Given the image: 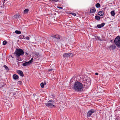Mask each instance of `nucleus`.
<instances>
[{
	"mask_svg": "<svg viewBox=\"0 0 120 120\" xmlns=\"http://www.w3.org/2000/svg\"><path fill=\"white\" fill-rule=\"evenodd\" d=\"M83 87V85L82 83L77 81L75 82L74 84L73 88L75 91L80 92L82 90V88Z\"/></svg>",
	"mask_w": 120,
	"mask_h": 120,
	"instance_id": "1",
	"label": "nucleus"
},
{
	"mask_svg": "<svg viewBox=\"0 0 120 120\" xmlns=\"http://www.w3.org/2000/svg\"><path fill=\"white\" fill-rule=\"evenodd\" d=\"M24 54L23 51L22 49H16L14 52V54L15 56L17 57L16 60H18L17 62L22 61V60L19 58L20 56L21 55H23Z\"/></svg>",
	"mask_w": 120,
	"mask_h": 120,
	"instance_id": "2",
	"label": "nucleus"
},
{
	"mask_svg": "<svg viewBox=\"0 0 120 120\" xmlns=\"http://www.w3.org/2000/svg\"><path fill=\"white\" fill-rule=\"evenodd\" d=\"M114 43L116 45L120 47V36L116 37L114 40Z\"/></svg>",
	"mask_w": 120,
	"mask_h": 120,
	"instance_id": "3",
	"label": "nucleus"
},
{
	"mask_svg": "<svg viewBox=\"0 0 120 120\" xmlns=\"http://www.w3.org/2000/svg\"><path fill=\"white\" fill-rule=\"evenodd\" d=\"M54 102L52 100H50L47 103L45 104L46 106L52 108L54 106L53 105Z\"/></svg>",
	"mask_w": 120,
	"mask_h": 120,
	"instance_id": "4",
	"label": "nucleus"
},
{
	"mask_svg": "<svg viewBox=\"0 0 120 120\" xmlns=\"http://www.w3.org/2000/svg\"><path fill=\"white\" fill-rule=\"evenodd\" d=\"M51 37L55 39V41L56 42H58L60 41V37L59 35H56L54 36H52Z\"/></svg>",
	"mask_w": 120,
	"mask_h": 120,
	"instance_id": "5",
	"label": "nucleus"
},
{
	"mask_svg": "<svg viewBox=\"0 0 120 120\" xmlns=\"http://www.w3.org/2000/svg\"><path fill=\"white\" fill-rule=\"evenodd\" d=\"M91 84L89 80H86L84 82V85L85 88H88Z\"/></svg>",
	"mask_w": 120,
	"mask_h": 120,
	"instance_id": "6",
	"label": "nucleus"
},
{
	"mask_svg": "<svg viewBox=\"0 0 120 120\" xmlns=\"http://www.w3.org/2000/svg\"><path fill=\"white\" fill-rule=\"evenodd\" d=\"M96 111V110L94 109H91L90 110L88 111L87 114V117H90L93 113L95 112Z\"/></svg>",
	"mask_w": 120,
	"mask_h": 120,
	"instance_id": "7",
	"label": "nucleus"
},
{
	"mask_svg": "<svg viewBox=\"0 0 120 120\" xmlns=\"http://www.w3.org/2000/svg\"><path fill=\"white\" fill-rule=\"evenodd\" d=\"M108 48L110 50H112L115 49L116 46L114 45H112L110 46Z\"/></svg>",
	"mask_w": 120,
	"mask_h": 120,
	"instance_id": "8",
	"label": "nucleus"
},
{
	"mask_svg": "<svg viewBox=\"0 0 120 120\" xmlns=\"http://www.w3.org/2000/svg\"><path fill=\"white\" fill-rule=\"evenodd\" d=\"M71 55V53H64L63 56L64 57H69Z\"/></svg>",
	"mask_w": 120,
	"mask_h": 120,
	"instance_id": "9",
	"label": "nucleus"
},
{
	"mask_svg": "<svg viewBox=\"0 0 120 120\" xmlns=\"http://www.w3.org/2000/svg\"><path fill=\"white\" fill-rule=\"evenodd\" d=\"M30 64H31L29 61L27 62L25 61V62L23 64V65L25 67L30 65Z\"/></svg>",
	"mask_w": 120,
	"mask_h": 120,
	"instance_id": "10",
	"label": "nucleus"
},
{
	"mask_svg": "<svg viewBox=\"0 0 120 120\" xmlns=\"http://www.w3.org/2000/svg\"><path fill=\"white\" fill-rule=\"evenodd\" d=\"M17 72L22 77H23L24 76V75L23 72L21 71L20 70H17Z\"/></svg>",
	"mask_w": 120,
	"mask_h": 120,
	"instance_id": "11",
	"label": "nucleus"
},
{
	"mask_svg": "<svg viewBox=\"0 0 120 120\" xmlns=\"http://www.w3.org/2000/svg\"><path fill=\"white\" fill-rule=\"evenodd\" d=\"M105 24L104 23H102L101 24H98L97 25V27L99 28H101L102 27H103L104 26Z\"/></svg>",
	"mask_w": 120,
	"mask_h": 120,
	"instance_id": "12",
	"label": "nucleus"
},
{
	"mask_svg": "<svg viewBox=\"0 0 120 120\" xmlns=\"http://www.w3.org/2000/svg\"><path fill=\"white\" fill-rule=\"evenodd\" d=\"M96 10L95 8L92 7L90 9V12L91 13H93L95 12Z\"/></svg>",
	"mask_w": 120,
	"mask_h": 120,
	"instance_id": "13",
	"label": "nucleus"
},
{
	"mask_svg": "<svg viewBox=\"0 0 120 120\" xmlns=\"http://www.w3.org/2000/svg\"><path fill=\"white\" fill-rule=\"evenodd\" d=\"M103 18V17H100V16H97V15H96V16H95V19L98 20V21L100 19V18Z\"/></svg>",
	"mask_w": 120,
	"mask_h": 120,
	"instance_id": "14",
	"label": "nucleus"
},
{
	"mask_svg": "<svg viewBox=\"0 0 120 120\" xmlns=\"http://www.w3.org/2000/svg\"><path fill=\"white\" fill-rule=\"evenodd\" d=\"M96 40H98L99 41H102L103 40V39L101 38L99 36H96Z\"/></svg>",
	"mask_w": 120,
	"mask_h": 120,
	"instance_id": "15",
	"label": "nucleus"
},
{
	"mask_svg": "<svg viewBox=\"0 0 120 120\" xmlns=\"http://www.w3.org/2000/svg\"><path fill=\"white\" fill-rule=\"evenodd\" d=\"M98 14L100 16H102L103 15L104 13L103 11H100L98 12Z\"/></svg>",
	"mask_w": 120,
	"mask_h": 120,
	"instance_id": "16",
	"label": "nucleus"
},
{
	"mask_svg": "<svg viewBox=\"0 0 120 120\" xmlns=\"http://www.w3.org/2000/svg\"><path fill=\"white\" fill-rule=\"evenodd\" d=\"M13 77L14 79L16 80L18 79L19 77L18 75L16 74H15L13 75Z\"/></svg>",
	"mask_w": 120,
	"mask_h": 120,
	"instance_id": "17",
	"label": "nucleus"
},
{
	"mask_svg": "<svg viewBox=\"0 0 120 120\" xmlns=\"http://www.w3.org/2000/svg\"><path fill=\"white\" fill-rule=\"evenodd\" d=\"M14 17L15 18L17 19L19 18L20 17V16L19 15V14H18L16 15H15L14 16Z\"/></svg>",
	"mask_w": 120,
	"mask_h": 120,
	"instance_id": "18",
	"label": "nucleus"
},
{
	"mask_svg": "<svg viewBox=\"0 0 120 120\" xmlns=\"http://www.w3.org/2000/svg\"><path fill=\"white\" fill-rule=\"evenodd\" d=\"M24 36L22 35H21L19 37V39H25V38H24Z\"/></svg>",
	"mask_w": 120,
	"mask_h": 120,
	"instance_id": "19",
	"label": "nucleus"
},
{
	"mask_svg": "<svg viewBox=\"0 0 120 120\" xmlns=\"http://www.w3.org/2000/svg\"><path fill=\"white\" fill-rule=\"evenodd\" d=\"M112 16H114L115 14L114 11H112L110 12Z\"/></svg>",
	"mask_w": 120,
	"mask_h": 120,
	"instance_id": "20",
	"label": "nucleus"
},
{
	"mask_svg": "<svg viewBox=\"0 0 120 120\" xmlns=\"http://www.w3.org/2000/svg\"><path fill=\"white\" fill-rule=\"evenodd\" d=\"M46 84V83H43V82H42L40 84L41 86V88H43L44 87V85Z\"/></svg>",
	"mask_w": 120,
	"mask_h": 120,
	"instance_id": "21",
	"label": "nucleus"
},
{
	"mask_svg": "<svg viewBox=\"0 0 120 120\" xmlns=\"http://www.w3.org/2000/svg\"><path fill=\"white\" fill-rule=\"evenodd\" d=\"M29 11V10L27 9H25L24 11V13L25 14H26Z\"/></svg>",
	"mask_w": 120,
	"mask_h": 120,
	"instance_id": "22",
	"label": "nucleus"
},
{
	"mask_svg": "<svg viewBox=\"0 0 120 120\" xmlns=\"http://www.w3.org/2000/svg\"><path fill=\"white\" fill-rule=\"evenodd\" d=\"M15 33L17 34H19L21 33V32L20 31L16 30L15 31Z\"/></svg>",
	"mask_w": 120,
	"mask_h": 120,
	"instance_id": "23",
	"label": "nucleus"
},
{
	"mask_svg": "<svg viewBox=\"0 0 120 120\" xmlns=\"http://www.w3.org/2000/svg\"><path fill=\"white\" fill-rule=\"evenodd\" d=\"M100 6V4L99 3H97L96 4V7L97 8H99Z\"/></svg>",
	"mask_w": 120,
	"mask_h": 120,
	"instance_id": "24",
	"label": "nucleus"
},
{
	"mask_svg": "<svg viewBox=\"0 0 120 120\" xmlns=\"http://www.w3.org/2000/svg\"><path fill=\"white\" fill-rule=\"evenodd\" d=\"M3 67L5 68L6 70H9V69L8 67L6 65H4L3 66Z\"/></svg>",
	"mask_w": 120,
	"mask_h": 120,
	"instance_id": "25",
	"label": "nucleus"
},
{
	"mask_svg": "<svg viewBox=\"0 0 120 120\" xmlns=\"http://www.w3.org/2000/svg\"><path fill=\"white\" fill-rule=\"evenodd\" d=\"M34 60V59L33 58V57H32L31 60H29V61L30 62V63H31V64H32V62H33V60Z\"/></svg>",
	"mask_w": 120,
	"mask_h": 120,
	"instance_id": "26",
	"label": "nucleus"
},
{
	"mask_svg": "<svg viewBox=\"0 0 120 120\" xmlns=\"http://www.w3.org/2000/svg\"><path fill=\"white\" fill-rule=\"evenodd\" d=\"M7 43V42L6 41H4L3 42V45H6Z\"/></svg>",
	"mask_w": 120,
	"mask_h": 120,
	"instance_id": "27",
	"label": "nucleus"
},
{
	"mask_svg": "<svg viewBox=\"0 0 120 120\" xmlns=\"http://www.w3.org/2000/svg\"><path fill=\"white\" fill-rule=\"evenodd\" d=\"M120 119V117L119 116H117L116 117V118L115 119V120H119Z\"/></svg>",
	"mask_w": 120,
	"mask_h": 120,
	"instance_id": "28",
	"label": "nucleus"
},
{
	"mask_svg": "<svg viewBox=\"0 0 120 120\" xmlns=\"http://www.w3.org/2000/svg\"><path fill=\"white\" fill-rule=\"evenodd\" d=\"M70 14L73 15L74 16H76V14L75 13H73L72 12H71L70 13Z\"/></svg>",
	"mask_w": 120,
	"mask_h": 120,
	"instance_id": "29",
	"label": "nucleus"
},
{
	"mask_svg": "<svg viewBox=\"0 0 120 120\" xmlns=\"http://www.w3.org/2000/svg\"><path fill=\"white\" fill-rule=\"evenodd\" d=\"M34 54L37 56H38L39 55V53L38 52H34Z\"/></svg>",
	"mask_w": 120,
	"mask_h": 120,
	"instance_id": "30",
	"label": "nucleus"
},
{
	"mask_svg": "<svg viewBox=\"0 0 120 120\" xmlns=\"http://www.w3.org/2000/svg\"><path fill=\"white\" fill-rule=\"evenodd\" d=\"M51 1H55V2H57L59 0H49Z\"/></svg>",
	"mask_w": 120,
	"mask_h": 120,
	"instance_id": "31",
	"label": "nucleus"
},
{
	"mask_svg": "<svg viewBox=\"0 0 120 120\" xmlns=\"http://www.w3.org/2000/svg\"><path fill=\"white\" fill-rule=\"evenodd\" d=\"M57 7L58 8L60 9H62L63 8V7H60V6Z\"/></svg>",
	"mask_w": 120,
	"mask_h": 120,
	"instance_id": "32",
	"label": "nucleus"
},
{
	"mask_svg": "<svg viewBox=\"0 0 120 120\" xmlns=\"http://www.w3.org/2000/svg\"><path fill=\"white\" fill-rule=\"evenodd\" d=\"M53 70V69L51 68L48 70V71H51Z\"/></svg>",
	"mask_w": 120,
	"mask_h": 120,
	"instance_id": "33",
	"label": "nucleus"
},
{
	"mask_svg": "<svg viewBox=\"0 0 120 120\" xmlns=\"http://www.w3.org/2000/svg\"><path fill=\"white\" fill-rule=\"evenodd\" d=\"M26 38L27 40H29L30 38L29 37L27 36L26 37Z\"/></svg>",
	"mask_w": 120,
	"mask_h": 120,
	"instance_id": "34",
	"label": "nucleus"
},
{
	"mask_svg": "<svg viewBox=\"0 0 120 120\" xmlns=\"http://www.w3.org/2000/svg\"><path fill=\"white\" fill-rule=\"evenodd\" d=\"M18 83L19 84H21L22 83V82L21 81H19L18 82Z\"/></svg>",
	"mask_w": 120,
	"mask_h": 120,
	"instance_id": "35",
	"label": "nucleus"
},
{
	"mask_svg": "<svg viewBox=\"0 0 120 120\" xmlns=\"http://www.w3.org/2000/svg\"><path fill=\"white\" fill-rule=\"evenodd\" d=\"M95 75H98V73H95Z\"/></svg>",
	"mask_w": 120,
	"mask_h": 120,
	"instance_id": "36",
	"label": "nucleus"
},
{
	"mask_svg": "<svg viewBox=\"0 0 120 120\" xmlns=\"http://www.w3.org/2000/svg\"><path fill=\"white\" fill-rule=\"evenodd\" d=\"M26 54H28V53H27V52H26Z\"/></svg>",
	"mask_w": 120,
	"mask_h": 120,
	"instance_id": "37",
	"label": "nucleus"
},
{
	"mask_svg": "<svg viewBox=\"0 0 120 120\" xmlns=\"http://www.w3.org/2000/svg\"><path fill=\"white\" fill-rule=\"evenodd\" d=\"M4 3H3V4H4Z\"/></svg>",
	"mask_w": 120,
	"mask_h": 120,
	"instance_id": "38",
	"label": "nucleus"
},
{
	"mask_svg": "<svg viewBox=\"0 0 120 120\" xmlns=\"http://www.w3.org/2000/svg\"><path fill=\"white\" fill-rule=\"evenodd\" d=\"M4 0V1H5V0Z\"/></svg>",
	"mask_w": 120,
	"mask_h": 120,
	"instance_id": "39",
	"label": "nucleus"
}]
</instances>
